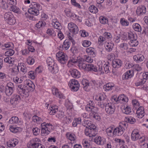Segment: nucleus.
<instances>
[{"label":"nucleus","mask_w":148,"mask_h":148,"mask_svg":"<svg viewBox=\"0 0 148 148\" xmlns=\"http://www.w3.org/2000/svg\"><path fill=\"white\" fill-rule=\"evenodd\" d=\"M32 120L34 122L38 124H40L42 121L41 118L36 115L33 116Z\"/></svg>","instance_id":"nucleus-32"},{"label":"nucleus","mask_w":148,"mask_h":148,"mask_svg":"<svg viewBox=\"0 0 148 148\" xmlns=\"http://www.w3.org/2000/svg\"><path fill=\"white\" fill-rule=\"evenodd\" d=\"M41 126L42 128L41 135L42 136H46L48 135L53 127L51 124L46 123L45 122L42 123Z\"/></svg>","instance_id":"nucleus-2"},{"label":"nucleus","mask_w":148,"mask_h":148,"mask_svg":"<svg viewBox=\"0 0 148 148\" xmlns=\"http://www.w3.org/2000/svg\"><path fill=\"white\" fill-rule=\"evenodd\" d=\"M71 43L68 40H65L62 45V48L64 50L68 49L70 47Z\"/></svg>","instance_id":"nucleus-30"},{"label":"nucleus","mask_w":148,"mask_h":148,"mask_svg":"<svg viewBox=\"0 0 148 148\" xmlns=\"http://www.w3.org/2000/svg\"><path fill=\"white\" fill-rule=\"evenodd\" d=\"M125 121L126 122L132 124H134L136 121V119L132 117L125 118Z\"/></svg>","instance_id":"nucleus-41"},{"label":"nucleus","mask_w":148,"mask_h":148,"mask_svg":"<svg viewBox=\"0 0 148 148\" xmlns=\"http://www.w3.org/2000/svg\"><path fill=\"white\" fill-rule=\"evenodd\" d=\"M65 116L64 112L62 111H58L57 112L56 117L59 119L62 120Z\"/></svg>","instance_id":"nucleus-33"},{"label":"nucleus","mask_w":148,"mask_h":148,"mask_svg":"<svg viewBox=\"0 0 148 148\" xmlns=\"http://www.w3.org/2000/svg\"><path fill=\"white\" fill-rule=\"evenodd\" d=\"M106 41V38L102 36H100L98 39V42L99 45H102Z\"/></svg>","instance_id":"nucleus-44"},{"label":"nucleus","mask_w":148,"mask_h":148,"mask_svg":"<svg viewBox=\"0 0 148 148\" xmlns=\"http://www.w3.org/2000/svg\"><path fill=\"white\" fill-rule=\"evenodd\" d=\"M105 110L108 114H114L115 111V106L111 103H108L106 105Z\"/></svg>","instance_id":"nucleus-8"},{"label":"nucleus","mask_w":148,"mask_h":148,"mask_svg":"<svg viewBox=\"0 0 148 148\" xmlns=\"http://www.w3.org/2000/svg\"><path fill=\"white\" fill-rule=\"evenodd\" d=\"M26 87L28 88L29 90L33 91L35 89V86L33 82L29 80H26L24 82Z\"/></svg>","instance_id":"nucleus-13"},{"label":"nucleus","mask_w":148,"mask_h":148,"mask_svg":"<svg viewBox=\"0 0 148 148\" xmlns=\"http://www.w3.org/2000/svg\"><path fill=\"white\" fill-rule=\"evenodd\" d=\"M69 85L71 90L73 91H77L80 87L79 84L77 81L73 79L69 81Z\"/></svg>","instance_id":"nucleus-5"},{"label":"nucleus","mask_w":148,"mask_h":148,"mask_svg":"<svg viewBox=\"0 0 148 148\" xmlns=\"http://www.w3.org/2000/svg\"><path fill=\"white\" fill-rule=\"evenodd\" d=\"M58 111V107L56 105L50 106L49 113L51 115H53Z\"/></svg>","instance_id":"nucleus-20"},{"label":"nucleus","mask_w":148,"mask_h":148,"mask_svg":"<svg viewBox=\"0 0 148 148\" xmlns=\"http://www.w3.org/2000/svg\"><path fill=\"white\" fill-rule=\"evenodd\" d=\"M18 140L17 139H13L8 142L7 145L9 147H14L18 144Z\"/></svg>","instance_id":"nucleus-19"},{"label":"nucleus","mask_w":148,"mask_h":148,"mask_svg":"<svg viewBox=\"0 0 148 148\" xmlns=\"http://www.w3.org/2000/svg\"><path fill=\"white\" fill-rule=\"evenodd\" d=\"M89 10L90 12L94 14L97 13L98 11L97 8L93 5H91L89 7Z\"/></svg>","instance_id":"nucleus-40"},{"label":"nucleus","mask_w":148,"mask_h":148,"mask_svg":"<svg viewBox=\"0 0 148 148\" xmlns=\"http://www.w3.org/2000/svg\"><path fill=\"white\" fill-rule=\"evenodd\" d=\"M66 136L68 139L70 140H74L75 139V137L74 134H73L68 133L66 134Z\"/></svg>","instance_id":"nucleus-48"},{"label":"nucleus","mask_w":148,"mask_h":148,"mask_svg":"<svg viewBox=\"0 0 148 148\" xmlns=\"http://www.w3.org/2000/svg\"><path fill=\"white\" fill-rule=\"evenodd\" d=\"M131 138L133 141H136L139 139L141 143H143L145 140L144 137H142L140 136L139 132L137 130H134L132 132Z\"/></svg>","instance_id":"nucleus-6"},{"label":"nucleus","mask_w":148,"mask_h":148,"mask_svg":"<svg viewBox=\"0 0 148 148\" xmlns=\"http://www.w3.org/2000/svg\"><path fill=\"white\" fill-rule=\"evenodd\" d=\"M86 53L92 58L95 57L96 55V52L95 49L92 47L86 48Z\"/></svg>","instance_id":"nucleus-16"},{"label":"nucleus","mask_w":148,"mask_h":148,"mask_svg":"<svg viewBox=\"0 0 148 148\" xmlns=\"http://www.w3.org/2000/svg\"><path fill=\"white\" fill-rule=\"evenodd\" d=\"M127 36L128 39L130 40V41L133 40H134L135 38H137L136 35L134 34L131 32L128 33Z\"/></svg>","instance_id":"nucleus-42"},{"label":"nucleus","mask_w":148,"mask_h":148,"mask_svg":"<svg viewBox=\"0 0 148 148\" xmlns=\"http://www.w3.org/2000/svg\"><path fill=\"white\" fill-rule=\"evenodd\" d=\"M120 23L122 26L124 27L127 26L129 24V22L123 18H122L120 19Z\"/></svg>","instance_id":"nucleus-37"},{"label":"nucleus","mask_w":148,"mask_h":148,"mask_svg":"<svg viewBox=\"0 0 148 148\" xmlns=\"http://www.w3.org/2000/svg\"><path fill=\"white\" fill-rule=\"evenodd\" d=\"M100 22L103 24H107L108 22V20L107 19L104 17L101 16L99 18Z\"/></svg>","instance_id":"nucleus-56"},{"label":"nucleus","mask_w":148,"mask_h":148,"mask_svg":"<svg viewBox=\"0 0 148 148\" xmlns=\"http://www.w3.org/2000/svg\"><path fill=\"white\" fill-rule=\"evenodd\" d=\"M82 84L84 86L83 88L87 87L89 86V82L88 80L86 79H83L82 81Z\"/></svg>","instance_id":"nucleus-58"},{"label":"nucleus","mask_w":148,"mask_h":148,"mask_svg":"<svg viewBox=\"0 0 148 148\" xmlns=\"http://www.w3.org/2000/svg\"><path fill=\"white\" fill-rule=\"evenodd\" d=\"M118 99L119 103H123L124 102H127L128 99L124 94H121L118 97Z\"/></svg>","instance_id":"nucleus-29"},{"label":"nucleus","mask_w":148,"mask_h":148,"mask_svg":"<svg viewBox=\"0 0 148 148\" xmlns=\"http://www.w3.org/2000/svg\"><path fill=\"white\" fill-rule=\"evenodd\" d=\"M47 62L49 66V70L53 73L58 72V69L57 65L54 62V60L51 58H48L47 59Z\"/></svg>","instance_id":"nucleus-3"},{"label":"nucleus","mask_w":148,"mask_h":148,"mask_svg":"<svg viewBox=\"0 0 148 148\" xmlns=\"http://www.w3.org/2000/svg\"><path fill=\"white\" fill-rule=\"evenodd\" d=\"M123 112L126 114H129L131 112L130 107L127 106L123 110Z\"/></svg>","instance_id":"nucleus-60"},{"label":"nucleus","mask_w":148,"mask_h":148,"mask_svg":"<svg viewBox=\"0 0 148 148\" xmlns=\"http://www.w3.org/2000/svg\"><path fill=\"white\" fill-rule=\"evenodd\" d=\"M56 56L57 60L62 64H66L67 61V56L65 53L61 51L58 52L56 55Z\"/></svg>","instance_id":"nucleus-4"},{"label":"nucleus","mask_w":148,"mask_h":148,"mask_svg":"<svg viewBox=\"0 0 148 148\" xmlns=\"http://www.w3.org/2000/svg\"><path fill=\"white\" fill-rule=\"evenodd\" d=\"M68 27L70 31L73 34H76L78 33L79 29L77 26L74 23L71 22L68 24Z\"/></svg>","instance_id":"nucleus-9"},{"label":"nucleus","mask_w":148,"mask_h":148,"mask_svg":"<svg viewBox=\"0 0 148 148\" xmlns=\"http://www.w3.org/2000/svg\"><path fill=\"white\" fill-rule=\"evenodd\" d=\"M106 131L107 135L109 136L112 137L115 135L114 128L112 127H110L107 128Z\"/></svg>","instance_id":"nucleus-23"},{"label":"nucleus","mask_w":148,"mask_h":148,"mask_svg":"<svg viewBox=\"0 0 148 148\" xmlns=\"http://www.w3.org/2000/svg\"><path fill=\"white\" fill-rule=\"evenodd\" d=\"M52 24L54 28L56 29H58V28L61 26L60 24L56 19H53L52 20Z\"/></svg>","instance_id":"nucleus-38"},{"label":"nucleus","mask_w":148,"mask_h":148,"mask_svg":"<svg viewBox=\"0 0 148 148\" xmlns=\"http://www.w3.org/2000/svg\"><path fill=\"white\" fill-rule=\"evenodd\" d=\"M40 140L35 138L32 139L28 143L27 146L28 148H36L38 143L40 142Z\"/></svg>","instance_id":"nucleus-10"},{"label":"nucleus","mask_w":148,"mask_h":148,"mask_svg":"<svg viewBox=\"0 0 148 148\" xmlns=\"http://www.w3.org/2000/svg\"><path fill=\"white\" fill-rule=\"evenodd\" d=\"M110 64L108 63L107 64H105L103 65V68L106 73H107L110 72V70L111 69V67H110Z\"/></svg>","instance_id":"nucleus-46"},{"label":"nucleus","mask_w":148,"mask_h":148,"mask_svg":"<svg viewBox=\"0 0 148 148\" xmlns=\"http://www.w3.org/2000/svg\"><path fill=\"white\" fill-rule=\"evenodd\" d=\"M81 123V118H76L73 121L72 123V125L74 127H75L78 125H80Z\"/></svg>","instance_id":"nucleus-35"},{"label":"nucleus","mask_w":148,"mask_h":148,"mask_svg":"<svg viewBox=\"0 0 148 148\" xmlns=\"http://www.w3.org/2000/svg\"><path fill=\"white\" fill-rule=\"evenodd\" d=\"M76 21H78L80 22H82V18L81 17H79L74 14H72L71 16Z\"/></svg>","instance_id":"nucleus-47"},{"label":"nucleus","mask_w":148,"mask_h":148,"mask_svg":"<svg viewBox=\"0 0 148 148\" xmlns=\"http://www.w3.org/2000/svg\"><path fill=\"white\" fill-rule=\"evenodd\" d=\"M82 44L84 47H88L91 44V42L89 41L85 40L83 42Z\"/></svg>","instance_id":"nucleus-64"},{"label":"nucleus","mask_w":148,"mask_h":148,"mask_svg":"<svg viewBox=\"0 0 148 148\" xmlns=\"http://www.w3.org/2000/svg\"><path fill=\"white\" fill-rule=\"evenodd\" d=\"M15 90V87L13 83L11 82L8 83L5 87V92L6 95L10 96L14 92Z\"/></svg>","instance_id":"nucleus-7"},{"label":"nucleus","mask_w":148,"mask_h":148,"mask_svg":"<svg viewBox=\"0 0 148 148\" xmlns=\"http://www.w3.org/2000/svg\"><path fill=\"white\" fill-rule=\"evenodd\" d=\"M89 117L93 120H96L100 121L101 118L99 115L96 112H90L89 114Z\"/></svg>","instance_id":"nucleus-21"},{"label":"nucleus","mask_w":148,"mask_h":148,"mask_svg":"<svg viewBox=\"0 0 148 148\" xmlns=\"http://www.w3.org/2000/svg\"><path fill=\"white\" fill-rule=\"evenodd\" d=\"M122 65V61L119 59H116L113 60L112 63V65L115 68H120Z\"/></svg>","instance_id":"nucleus-18"},{"label":"nucleus","mask_w":148,"mask_h":148,"mask_svg":"<svg viewBox=\"0 0 148 148\" xmlns=\"http://www.w3.org/2000/svg\"><path fill=\"white\" fill-rule=\"evenodd\" d=\"M46 24V23L45 22L40 21L38 22V23H36L35 26L38 28H40L43 26H45Z\"/></svg>","instance_id":"nucleus-54"},{"label":"nucleus","mask_w":148,"mask_h":148,"mask_svg":"<svg viewBox=\"0 0 148 148\" xmlns=\"http://www.w3.org/2000/svg\"><path fill=\"white\" fill-rule=\"evenodd\" d=\"M137 38L134 39V40H132L130 41L129 43L130 45L132 47H135L137 46L138 44V41L137 40Z\"/></svg>","instance_id":"nucleus-49"},{"label":"nucleus","mask_w":148,"mask_h":148,"mask_svg":"<svg viewBox=\"0 0 148 148\" xmlns=\"http://www.w3.org/2000/svg\"><path fill=\"white\" fill-rule=\"evenodd\" d=\"M86 71L96 72L97 71L98 69L96 66L94 65L93 64H88Z\"/></svg>","instance_id":"nucleus-24"},{"label":"nucleus","mask_w":148,"mask_h":148,"mask_svg":"<svg viewBox=\"0 0 148 148\" xmlns=\"http://www.w3.org/2000/svg\"><path fill=\"white\" fill-rule=\"evenodd\" d=\"M125 130L124 128L119 125L114 129V133L115 135L121 136Z\"/></svg>","instance_id":"nucleus-12"},{"label":"nucleus","mask_w":148,"mask_h":148,"mask_svg":"<svg viewBox=\"0 0 148 148\" xmlns=\"http://www.w3.org/2000/svg\"><path fill=\"white\" fill-rule=\"evenodd\" d=\"M24 118L26 120H29L31 118V115L28 112H25L23 113Z\"/></svg>","instance_id":"nucleus-61"},{"label":"nucleus","mask_w":148,"mask_h":148,"mask_svg":"<svg viewBox=\"0 0 148 148\" xmlns=\"http://www.w3.org/2000/svg\"><path fill=\"white\" fill-rule=\"evenodd\" d=\"M133 59L135 61H138V62H140L143 60L144 57L141 54H138L134 56Z\"/></svg>","instance_id":"nucleus-25"},{"label":"nucleus","mask_w":148,"mask_h":148,"mask_svg":"<svg viewBox=\"0 0 148 148\" xmlns=\"http://www.w3.org/2000/svg\"><path fill=\"white\" fill-rule=\"evenodd\" d=\"M132 71L129 70L127 71L123 75V78L127 79L131 78L133 76V73Z\"/></svg>","instance_id":"nucleus-27"},{"label":"nucleus","mask_w":148,"mask_h":148,"mask_svg":"<svg viewBox=\"0 0 148 148\" xmlns=\"http://www.w3.org/2000/svg\"><path fill=\"white\" fill-rule=\"evenodd\" d=\"M134 69L135 71L138 72L142 70V68L141 66L138 64H136L134 65Z\"/></svg>","instance_id":"nucleus-63"},{"label":"nucleus","mask_w":148,"mask_h":148,"mask_svg":"<svg viewBox=\"0 0 148 148\" xmlns=\"http://www.w3.org/2000/svg\"><path fill=\"white\" fill-rule=\"evenodd\" d=\"M20 99L19 95H14L12 97L10 102L11 103L14 105H16L18 102V100Z\"/></svg>","instance_id":"nucleus-15"},{"label":"nucleus","mask_w":148,"mask_h":148,"mask_svg":"<svg viewBox=\"0 0 148 148\" xmlns=\"http://www.w3.org/2000/svg\"><path fill=\"white\" fill-rule=\"evenodd\" d=\"M19 69L23 74H25L27 72V68L23 63L18 64L17 69L18 70Z\"/></svg>","instance_id":"nucleus-26"},{"label":"nucleus","mask_w":148,"mask_h":148,"mask_svg":"<svg viewBox=\"0 0 148 148\" xmlns=\"http://www.w3.org/2000/svg\"><path fill=\"white\" fill-rule=\"evenodd\" d=\"M83 145L84 148H90L92 147L90 143H89L88 141L85 140H83L82 141Z\"/></svg>","instance_id":"nucleus-55"},{"label":"nucleus","mask_w":148,"mask_h":148,"mask_svg":"<svg viewBox=\"0 0 148 148\" xmlns=\"http://www.w3.org/2000/svg\"><path fill=\"white\" fill-rule=\"evenodd\" d=\"M71 3L73 5L76 7L80 9L81 8V6L79 4L76 2V1L75 0H71Z\"/></svg>","instance_id":"nucleus-57"},{"label":"nucleus","mask_w":148,"mask_h":148,"mask_svg":"<svg viewBox=\"0 0 148 148\" xmlns=\"http://www.w3.org/2000/svg\"><path fill=\"white\" fill-rule=\"evenodd\" d=\"M132 27L134 31L141 34L142 33V29L141 26L138 23H135L133 24Z\"/></svg>","instance_id":"nucleus-22"},{"label":"nucleus","mask_w":148,"mask_h":148,"mask_svg":"<svg viewBox=\"0 0 148 148\" xmlns=\"http://www.w3.org/2000/svg\"><path fill=\"white\" fill-rule=\"evenodd\" d=\"M14 53V51L12 49H8V51L5 52V55L6 56H10L13 55Z\"/></svg>","instance_id":"nucleus-45"},{"label":"nucleus","mask_w":148,"mask_h":148,"mask_svg":"<svg viewBox=\"0 0 148 148\" xmlns=\"http://www.w3.org/2000/svg\"><path fill=\"white\" fill-rule=\"evenodd\" d=\"M90 56H84V59H83L86 62H87L89 63H92L93 61V59Z\"/></svg>","instance_id":"nucleus-59"},{"label":"nucleus","mask_w":148,"mask_h":148,"mask_svg":"<svg viewBox=\"0 0 148 148\" xmlns=\"http://www.w3.org/2000/svg\"><path fill=\"white\" fill-rule=\"evenodd\" d=\"M95 142L98 145H102L104 143V141L102 139L100 136L96 137L95 139Z\"/></svg>","instance_id":"nucleus-28"},{"label":"nucleus","mask_w":148,"mask_h":148,"mask_svg":"<svg viewBox=\"0 0 148 148\" xmlns=\"http://www.w3.org/2000/svg\"><path fill=\"white\" fill-rule=\"evenodd\" d=\"M114 44L112 43H107L105 45L106 50L108 51H111L113 48Z\"/></svg>","instance_id":"nucleus-31"},{"label":"nucleus","mask_w":148,"mask_h":148,"mask_svg":"<svg viewBox=\"0 0 148 148\" xmlns=\"http://www.w3.org/2000/svg\"><path fill=\"white\" fill-rule=\"evenodd\" d=\"M77 60L73 58L69 60L67 64V66L69 67H71L75 63L77 62Z\"/></svg>","instance_id":"nucleus-43"},{"label":"nucleus","mask_w":148,"mask_h":148,"mask_svg":"<svg viewBox=\"0 0 148 148\" xmlns=\"http://www.w3.org/2000/svg\"><path fill=\"white\" fill-rule=\"evenodd\" d=\"M47 33L49 35L52 36H55L56 35L55 32L52 28L48 29Z\"/></svg>","instance_id":"nucleus-50"},{"label":"nucleus","mask_w":148,"mask_h":148,"mask_svg":"<svg viewBox=\"0 0 148 148\" xmlns=\"http://www.w3.org/2000/svg\"><path fill=\"white\" fill-rule=\"evenodd\" d=\"M92 123L90 121L84 119L82 123V124L83 126L86 127V128L88 129L89 128Z\"/></svg>","instance_id":"nucleus-39"},{"label":"nucleus","mask_w":148,"mask_h":148,"mask_svg":"<svg viewBox=\"0 0 148 148\" xmlns=\"http://www.w3.org/2000/svg\"><path fill=\"white\" fill-rule=\"evenodd\" d=\"M77 65L81 69L86 71L88 64L86 63V61L83 59L77 60Z\"/></svg>","instance_id":"nucleus-11"},{"label":"nucleus","mask_w":148,"mask_h":148,"mask_svg":"<svg viewBox=\"0 0 148 148\" xmlns=\"http://www.w3.org/2000/svg\"><path fill=\"white\" fill-rule=\"evenodd\" d=\"M16 22V19L14 16H13L11 18L9 19L8 21H7V22L8 23L11 25H12L15 24Z\"/></svg>","instance_id":"nucleus-53"},{"label":"nucleus","mask_w":148,"mask_h":148,"mask_svg":"<svg viewBox=\"0 0 148 148\" xmlns=\"http://www.w3.org/2000/svg\"><path fill=\"white\" fill-rule=\"evenodd\" d=\"M10 11H12L16 13H18L19 11V9L15 5H11L10 6Z\"/></svg>","instance_id":"nucleus-51"},{"label":"nucleus","mask_w":148,"mask_h":148,"mask_svg":"<svg viewBox=\"0 0 148 148\" xmlns=\"http://www.w3.org/2000/svg\"><path fill=\"white\" fill-rule=\"evenodd\" d=\"M71 75L75 78H78L80 76L79 72L76 69H71L69 70Z\"/></svg>","instance_id":"nucleus-17"},{"label":"nucleus","mask_w":148,"mask_h":148,"mask_svg":"<svg viewBox=\"0 0 148 148\" xmlns=\"http://www.w3.org/2000/svg\"><path fill=\"white\" fill-rule=\"evenodd\" d=\"M86 109L87 111L90 112H94L95 107L92 106H90L88 105H86Z\"/></svg>","instance_id":"nucleus-62"},{"label":"nucleus","mask_w":148,"mask_h":148,"mask_svg":"<svg viewBox=\"0 0 148 148\" xmlns=\"http://www.w3.org/2000/svg\"><path fill=\"white\" fill-rule=\"evenodd\" d=\"M13 16L11 12H9L5 13L4 15L5 20L7 22Z\"/></svg>","instance_id":"nucleus-34"},{"label":"nucleus","mask_w":148,"mask_h":148,"mask_svg":"<svg viewBox=\"0 0 148 148\" xmlns=\"http://www.w3.org/2000/svg\"><path fill=\"white\" fill-rule=\"evenodd\" d=\"M30 8L28 9L29 13L35 16H37L39 14V11L42 9L41 6L38 3L32 2L30 5Z\"/></svg>","instance_id":"nucleus-1"},{"label":"nucleus","mask_w":148,"mask_h":148,"mask_svg":"<svg viewBox=\"0 0 148 148\" xmlns=\"http://www.w3.org/2000/svg\"><path fill=\"white\" fill-rule=\"evenodd\" d=\"M27 62L29 65H32L34 62V59L33 57H29L27 60Z\"/></svg>","instance_id":"nucleus-52"},{"label":"nucleus","mask_w":148,"mask_h":148,"mask_svg":"<svg viewBox=\"0 0 148 148\" xmlns=\"http://www.w3.org/2000/svg\"><path fill=\"white\" fill-rule=\"evenodd\" d=\"M19 121V119L17 116H13L9 121V122L11 124L17 123Z\"/></svg>","instance_id":"nucleus-36"},{"label":"nucleus","mask_w":148,"mask_h":148,"mask_svg":"<svg viewBox=\"0 0 148 148\" xmlns=\"http://www.w3.org/2000/svg\"><path fill=\"white\" fill-rule=\"evenodd\" d=\"M146 12V8L145 6L140 5L138 7L136 10V13L138 15H143Z\"/></svg>","instance_id":"nucleus-14"}]
</instances>
